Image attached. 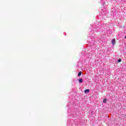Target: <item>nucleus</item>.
<instances>
[{
    "label": "nucleus",
    "mask_w": 126,
    "mask_h": 126,
    "mask_svg": "<svg viewBox=\"0 0 126 126\" xmlns=\"http://www.w3.org/2000/svg\"><path fill=\"white\" fill-rule=\"evenodd\" d=\"M112 44H113V45H115V44H116V40H115V39H113L112 40Z\"/></svg>",
    "instance_id": "obj_1"
},
{
    "label": "nucleus",
    "mask_w": 126,
    "mask_h": 126,
    "mask_svg": "<svg viewBox=\"0 0 126 126\" xmlns=\"http://www.w3.org/2000/svg\"><path fill=\"white\" fill-rule=\"evenodd\" d=\"M79 83H82V82H83V79H82V78H80L79 80Z\"/></svg>",
    "instance_id": "obj_2"
},
{
    "label": "nucleus",
    "mask_w": 126,
    "mask_h": 126,
    "mask_svg": "<svg viewBox=\"0 0 126 126\" xmlns=\"http://www.w3.org/2000/svg\"><path fill=\"white\" fill-rule=\"evenodd\" d=\"M108 99H107V98H104L103 100V103H107V101Z\"/></svg>",
    "instance_id": "obj_3"
},
{
    "label": "nucleus",
    "mask_w": 126,
    "mask_h": 126,
    "mask_svg": "<svg viewBox=\"0 0 126 126\" xmlns=\"http://www.w3.org/2000/svg\"><path fill=\"white\" fill-rule=\"evenodd\" d=\"M81 74H82V72L80 71L78 74V76H81Z\"/></svg>",
    "instance_id": "obj_4"
},
{
    "label": "nucleus",
    "mask_w": 126,
    "mask_h": 126,
    "mask_svg": "<svg viewBox=\"0 0 126 126\" xmlns=\"http://www.w3.org/2000/svg\"><path fill=\"white\" fill-rule=\"evenodd\" d=\"M90 91V90H89V89H87L86 90H85V93H89Z\"/></svg>",
    "instance_id": "obj_5"
},
{
    "label": "nucleus",
    "mask_w": 126,
    "mask_h": 126,
    "mask_svg": "<svg viewBox=\"0 0 126 126\" xmlns=\"http://www.w3.org/2000/svg\"><path fill=\"white\" fill-rule=\"evenodd\" d=\"M122 62V59H119L118 60V63H121Z\"/></svg>",
    "instance_id": "obj_6"
}]
</instances>
